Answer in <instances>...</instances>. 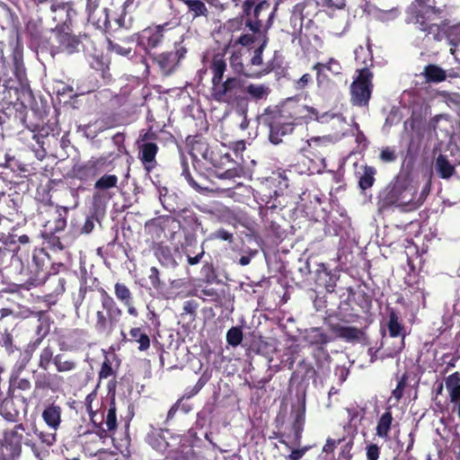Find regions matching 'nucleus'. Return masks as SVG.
Listing matches in <instances>:
<instances>
[{"label":"nucleus","instance_id":"11","mask_svg":"<svg viewBox=\"0 0 460 460\" xmlns=\"http://www.w3.org/2000/svg\"><path fill=\"white\" fill-rule=\"evenodd\" d=\"M187 52V48L181 41L174 43L173 50L149 54V58L153 64L158 66L162 74L168 76L176 70Z\"/></svg>","mask_w":460,"mask_h":460},{"label":"nucleus","instance_id":"15","mask_svg":"<svg viewBox=\"0 0 460 460\" xmlns=\"http://www.w3.org/2000/svg\"><path fill=\"white\" fill-rule=\"evenodd\" d=\"M294 421L292 423V435H288V438L293 446L300 444L301 434L303 431L305 420V401L303 399L296 410L293 409Z\"/></svg>","mask_w":460,"mask_h":460},{"label":"nucleus","instance_id":"29","mask_svg":"<svg viewBox=\"0 0 460 460\" xmlns=\"http://www.w3.org/2000/svg\"><path fill=\"white\" fill-rule=\"evenodd\" d=\"M392 421L393 417L390 411H385L384 414H382V416L378 420L377 426L376 429V436H378L381 438L387 439Z\"/></svg>","mask_w":460,"mask_h":460},{"label":"nucleus","instance_id":"1","mask_svg":"<svg viewBox=\"0 0 460 460\" xmlns=\"http://www.w3.org/2000/svg\"><path fill=\"white\" fill-rule=\"evenodd\" d=\"M226 67V61L223 56L217 54L213 57L209 66L212 73L211 98L220 103L243 108L248 102V98H244L243 81L236 76L227 77L224 80Z\"/></svg>","mask_w":460,"mask_h":460},{"label":"nucleus","instance_id":"53","mask_svg":"<svg viewBox=\"0 0 460 460\" xmlns=\"http://www.w3.org/2000/svg\"><path fill=\"white\" fill-rule=\"evenodd\" d=\"M313 81L310 74H304L298 80L295 82V88L296 90H304Z\"/></svg>","mask_w":460,"mask_h":460},{"label":"nucleus","instance_id":"32","mask_svg":"<svg viewBox=\"0 0 460 460\" xmlns=\"http://www.w3.org/2000/svg\"><path fill=\"white\" fill-rule=\"evenodd\" d=\"M305 339L311 345H323L329 341L327 335L319 328L307 330Z\"/></svg>","mask_w":460,"mask_h":460},{"label":"nucleus","instance_id":"46","mask_svg":"<svg viewBox=\"0 0 460 460\" xmlns=\"http://www.w3.org/2000/svg\"><path fill=\"white\" fill-rule=\"evenodd\" d=\"M267 41H268V38L267 37H263V40H262L261 44L260 45V47H258L254 50L253 56H252V58L250 60V64L252 66H261V65H262V53H263V49H264V48H265V46L267 44Z\"/></svg>","mask_w":460,"mask_h":460},{"label":"nucleus","instance_id":"50","mask_svg":"<svg viewBox=\"0 0 460 460\" xmlns=\"http://www.w3.org/2000/svg\"><path fill=\"white\" fill-rule=\"evenodd\" d=\"M324 70L332 75H337L341 74L342 67L340 62L334 58H330L328 62L323 63Z\"/></svg>","mask_w":460,"mask_h":460},{"label":"nucleus","instance_id":"3","mask_svg":"<svg viewBox=\"0 0 460 460\" xmlns=\"http://www.w3.org/2000/svg\"><path fill=\"white\" fill-rule=\"evenodd\" d=\"M146 440L156 451H167L164 460L195 459L191 440L188 435H173L167 429L151 427Z\"/></svg>","mask_w":460,"mask_h":460},{"label":"nucleus","instance_id":"56","mask_svg":"<svg viewBox=\"0 0 460 460\" xmlns=\"http://www.w3.org/2000/svg\"><path fill=\"white\" fill-rule=\"evenodd\" d=\"M380 450L379 447L371 444L367 447V460H377L379 458Z\"/></svg>","mask_w":460,"mask_h":460},{"label":"nucleus","instance_id":"35","mask_svg":"<svg viewBox=\"0 0 460 460\" xmlns=\"http://www.w3.org/2000/svg\"><path fill=\"white\" fill-rule=\"evenodd\" d=\"M230 64L235 73L251 77L252 72H249L243 65L241 54L234 53L230 58Z\"/></svg>","mask_w":460,"mask_h":460},{"label":"nucleus","instance_id":"42","mask_svg":"<svg viewBox=\"0 0 460 460\" xmlns=\"http://www.w3.org/2000/svg\"><path fill=\"white\" fill-rule=\"evenodd\" d=\"M156 256L160 262L166 267H175L176 261L172 258L170 250L167 248H161L157 252Z\"/></svg>","mask_w":460,"mask_h":460},{"label":"nucleus","instance_id":"47","mask_svg":"<svg viewBox=\"0 0 460 460\" xmlns=\"http://www.w3.org/2000/svg\"><path fill=\"white\" fill-rule=\"evenodd\" d=\"M52 358H53L52 349L49 347L43 349L40 355L39 366L44 370L48 369V367L52 360Z\"/></svg>","mask_w":460,"mask_h":460},{"label":"nucleus","instance_id":"41","mask_svg":"<svg viewBox=\"0 0 460 460\" xmlns=\"http://www.w3.org/2000/svg\"><path fill=\"white\" fill-rule=\"evenodd\" d=\"M108 49L111 52H113L122 57H130L132 56L133 53L132 48H126L124 46L119 45V43L114 42L111 40H108Z\"/></svg>","mask_w":460,"mask_h":460},{"label":"nucleus","instance_id":"12","mask_svg":"<svg viewBox=\"0 0 460 460\" xmlns=\"http://www.w3.org/2000/svg\"><path fill=\"white\" fill-rule=\"evenodd\" d=\"M172 30L169 22H164L155 27H147L140 32L126 39L127 42L136 41L149 55V49L157 48L164 40V33Z\"/></svg>","mask_w":460,"mask_h":460},{"label":"nucleus","instance_id":"48","mask_svg":"<svg viewBox=\"0 0 460 460\" xmlns=\"http://www.w3.org/2000/svg\"><path fill=\"white\" fill-rule=\"evenodd\" d=\"M226 24L228 30L233 32L242 30L243 25L245 26V17H243V11L237 17L228 20Z\"/></svg>","mask_w":460,"mask_h":460},{"label":"nucleus","instance_id":"14","mask_svg":"<svg viewBox=\"0 0 460 460\" xmlns=\"http://www.w3.org/2000/svg\"><path fill=\"white\" fill-rule=\"evenodd\" d=\"M390 338H386L385 344L391 343L393 348L387 352L388 357H394L398 354L404 346V333L403 327L399 322V317L394 312L389 314V321L387 323Z\"/></svg>","mask_w":460,"mask_h":460},{"label":"nucleus","instance_id":"20","mask_svg":"<svg viewBox=\"0 0 460 460\" xmlns=\"http://www.w3.org/2000/svg\"><path fill=\"white\" fill-rule=\"evenodd\" d=\"M425 82L429 84H438L446 81L447 73L441 66L436 64H429L424 66L421 73Z\"/></svg>","mask_w":460,"mask_h":460},{"label":"nucleus","instance_id":"62","mask_svg":"<svg viewBox=\"0 0 460 460\" xmlns=\"http://www.w3.org/2000/svg\"><path fill=\"white\" fill-rule=\"evenodd\" d=\"M2 342L9 351H13V338L10 333L6 332H4L3 335Z\"/></svg>","mask_w":460,"mask_h":460},{"label":"nucleus","instance_id":"38","mask_svg":"<svg viewBox=\"0 0 460 460\" xmlns=\"http://www.w3.org/2000/svg\"><path fill=\"white\" fill-rule=\"evenodd\" d=\"M117 182H118V178L116 175L105 174V175L102 176L95 182L94 187L97 190H107V189L116 186Z\"/></svg>","mask_w":460,"mask_h":460},{"label":"nucleus","instance_id":"40","mask_svg":"<svg viewBox=\"0 0 460 460\" xmlns=\"http://www.w3.org/2000/svg\"><path fill=\"white\" fill-rule=\"evenodd\" d=\"M312 69L316 71V81L319 87L324 86L330 82L328 73L324 70L323 63H315Z\"/></svg>","mask_w":460,"mask_h":460},{"label":"nucleus","instance_id":"36","mask_svg":"<svg viewBox=\"0 0 460 460\" xmlns=\"http://www.w3.org/2000/svg\"><path fill=\"white\" fill-rule=\"evenodd\" d=\"M114 291L116 297L122 304H128V301L132 300V294L128 288L124 284L116 283L114 286Z\"/></svg>","mask_w":460,"mask_h":460},{"label":"nucleus","instance_id":"5","mask_svg":"<svg viewBox=\"0 0 460 460\" xmlns=\"http://www.w3.org/2000/svg\"><path fill=\"white\" fill-rule=\"evenodd\" d=\"M225 146L223 144L209 146L205 142H196L192 146V150L198 152L207 161H208L216 169L219 178L234 179L243 174V167L234 161L228 152H223Z\"/></svg>","mask_w":460,"mask_h":460},{"label":"nucleus","instance_id":"54","mask_svg":"<svg viewBox=\"0 0 460 460\" xmlns=\"http://www.w3.org/2000/svg\"><path fill=\"white\" fill-rule=\"evenodd\" d=\"M273 187L274 188H272L271 185L262 186L261 192H263V197L269 199L280 197V194H279L278 190H276V186L274 185Z\"/></svg>","mask_w":460,"mask_h":460},{"label":"nucleus","instance_id":"59","mask_svg":"<svg viewBox=\"0 0 460 460\" xmlns=\"http://www.w3.org/2000/svg\"><path fill=\"white\" fill-rule=\"evenodd\" d=\"M112 374V368L108 361H104L102 365L99 376L100 378H107Z\"/></svg>","mask_w":460,"mask_h":460},{"label":"nucleus","instance_id":"10","mask_svg":"<svg viewBox=\"0 0 460 460\" xmlns=\"http://www.w3.org/2000/svg\"><path fill=\"white\" fill-rule=\"evenodd\" d=\"M90 40L86 34L75 35L72 33L71 30L67 27L66 29L58 28L55 30V44L51 46L52 54L65 53L73 55L84 49V41Z\"/></svg>","mask_w":460,"mask_h":460},{"label":"nucleus","instance_id":"7","mask_svg":"<svg viewBox=\"0 0 460 460\" xmlns=\"http://www.w3.org/2000/svg\"><path fill=\"white\" fill-rule=\"evenodd\" d=\"M416 45L426 51L435 49L438 43L445 39V22L437 23L422 12H418L415 16Z\"/></svg>","mask_w":460,"mask_h":460},{"label":"nucleus","instance_id":"52","mask_svg":"<svg viewBox=\"0 0 460 460\" xmlns=\"http://www.w3.org/2000/svg\"><path fill=\"white\" fill-rule=\"evenodd\" d=\"M37 436L40 439V441L43 444H46L47 446L50 447L54 445L57 441V435L56 433H44V432H37Z\"/></svg>","mask_w":460,"mask_h":460},{"label":"nucleus","instance_id":"39","mask_svg":"<svg viewBox=\"0 0 460 460\" xmlns=\"http://www.w3.org/2000/svg\"><path fill=\"white\" fill-rule=\"evenodd\" d=\"M104 424L107 430H113L117 428L116 407L114 400L110 403V407L105 416Z\"/></svg>","mask_w":460,"mask_h":460},{"label":"nucleus","instance_id":"30","mask_svg":"<svg viewBox=\"0 0 460 460\" xmlns=\"http://www.w3.org/2000/svg\"><path fill=\"white\" fill-rule=\"evenodd\" d=\"M445 39L447 40L448 44L453 47L450 49V53L455 55L456 48L460 45V25L449 27L445 22Z\"/></svg>","mask_w":460,"mask_h":460},{"label":"nucleus","instance_id":"8","mask_svg":"<svg viewBox=\"0 0 460 460\" xmlns=\"http://www.w3.org/2000/svg\"><path fill=\"white\" fill-rule=\"evenodd\" d=\"M265 110L294 126L313 117L318 119L317 110L302 104L295 99H288L280 105L268 107Z\"/></svg>","mask_w":460,"mask_h":460},{"label":"nucleus","instance_id":"16","mask_svg":"<svg viewBox=\"0 0 460 460\" xmlns=\"http://www.w3.org/2000/svg\"><path fill=\"white\" fill-rule=\"evenodd\" d=\"M102 165L103 162L101 159L92 158L84 164L75 167L74 172L80 180H91L100 173Z\"/></svg>","mask_w":460,"mask_h":460},{"label":"nucleus","instance_id":"24","mask_svg":"<svg viewBox=\"0 0 460 460\" xmlns=\"http://www.w3.org/2000/svg\"><path fill=\"white\" fill-rule=\"evenodd\" d=\"M45 423L52 429L57 430L61 422V408L58 405H49L42 412Z\"/></svg>","mask_w":460,"mask_h":460},{"label":"nucleus","instance_id":"58","mask_svg":"<svg viewBox=\"0 0 460 460\" xmlns=\"http://www.w3.org/2000/svg\"><path fill=\"white\" fill-rule=\"evenodd\" d=\"M402 190H403V184L400 181H396L391 186L389 194L391 195V198H399Z\"/></svg>","mask_w":460,"mask_h":460},{"label":"nucleus","instance_id":"27","mask_svg":"<svg viewBox=\"0 0 460 460\" xmlns=\"http://www.w3.org/2000/svg\"><path fill=\"white\" fill-rule=\"evenodd\" d=\"M437 173L443 179L450 178L456 172L455 166L450 164L447 157L444 155H439L435 163Z\"/></svg>","mask_w":460,"mask_h":460},{"label":"nucleus","instance_id":"28","mask_svg":"<svg viewBox=\"0 0 460 460\" xmlns=\"http://www.w3.org/2000/svg\"><path fill=\"white\" fill-rule=\"evenodd\" d=\"M4 447L10 450L13 457L18 456L21 453V437L17 431L11 430L5 434Z\"/></svg>","mask_w":460,"mask_h":460},{"label":"nucleus","instance_id":"43","mask_svg":"<svg viewBox=\"0 0 460 460\" xmlns=\"http://www.w3.org/2000/svg\"><path fill=\"white\" fill-rule=\"evenodd\" d=\"M226 341L231 346H238L243 341L242 331L238 327H232L226 333Z\"/></svg>","mask_w":460,"mask_h":460},{"label":"nucleus","instance_id":"9","mask_svg":"<svg viewBox=\"0 0 460 460\" xmlns=\"http://www.w3.org/2000/svg\"><path fill=\"white\" fill-rule=\"evenodd\" d=\"M102 309L95 311L94 328L101 333L111 334L122 315V310L105 291L101 296Z\"/></svg>","mask_w":460,"mask_h":460},{"label":"nucleus","instance_id":"25","mask_svg":"<svg viewBox=\"0 0 460 460\" xmlns=\"http://www.w3.org/2000/svg\"><path fill=\"white\" fill-rule=\"evenodd\" d=\"M332 331L333 333H335L338 337L344 339L348 341L358 340L361 335V332L351 326H344L341 324H332L331 326Z\"/></svg>","mask_w":460,"mask_h":460},{"label":"nucleus","instance_id":"60","mask_svg":"<svg viewBox=\"0 0 460 460\" xmlns=\"http://www.w3.org/2000/svg\"><path fill=\"white\" fill-rule=\"evenodd\" d=\"M214 238L229 241L232 242L233 234L229 232L226 231L225 229H219L217 232L213 234Z\"/></svg>","mask_w":460,"mask_h":460},{"label":"nucleus","instance_id":"64","mask_svg":"<svg viewBox=\"0 0 460 460\" xmlns=\"http://www.w3.org/2000/svg\"><path fill=\"white\" fill-rule=\"evenodd\" d=\"M305 454L304 449H296L293 450L291 454L288 456V460H299Z\"/></svg>","mask_w":460,"mask_h":460},{"label":"nucleus","instance_id":"51","mask_svg":"<svg viewBox=\"0 0 460 460\" xmlns=\"http://www.w3.org/2000/svg\"><path fill=\"white\" fill-rule=\"evenodd\" d=\"M157 134L151 128L146 131H141L137 139V144L140 143H155L154 140L157 139Z\"/></svg>","mask_w":460,"mask_h":460},{"label":"nucleus","instance_id":"31","mask_svg":"<svg viewBox=\"0 0 460 460\" xmlns=\"http://www.w3.org/2000/svg\"><path fill=\"white\" fill-rule=\"evenodd\" d=\"M0 166H4L11 169V171L14 172H27V165L22 164L19 160H17L14 156H11L10 155L4 153L3 157L0 158Z\"/></svg>","mask_w":460,"mask_h":460},{"label":"nucleus","instance_id":"45","mask_svg":"<svg viewBox=\"0 0 460 460\" xmlns=\"http://www.w3.org/2000/svg\"><path fill=\"white\" fill-rule=\"evenodd\" d=\"M276 67L277 62L274 58H272L271 60L268 61L261 69L252 72L250 75L252 78H261L264 75L270 74L272 71L276 69Z\"/></svg>","mask_w":460,"mask_h":460},{"label":"nucleus","instance_id":"34","mask_svg":"<svg viewBox=\"0 0 460 460\" xmlns=\"http://www.w3.org/2000/svg\"><path fill=\"white\" fill-rule=\"evenodd\" d=\"M376 172V171L374 167H371V166L365 167L364 173L359 178V181H358L359 187L362 190H367L374 184V181H375L374 176H375Z\"/></svg>","mask_w":460,"mask_h":460},{"label":"nucleus","instance_id":"63","mask_svg":"<svg viewBox=\"0 0 460 460\" xmlns=\"http://www.w3.org/2000/svg\"><path fill=\"white\" fill-rule=\"evenodd\" d=\"M100 4L101 0H86V13H88L101 8Z\"/></svg>","mask_w":460,"mask_h":460},{"label":"nucleus","instance_id":"49","mask_svg":"<svg viewBox=\"0 0 460 460\" xmlns=\"http://www.w3.org/2000/svg\"><path fill=\"white\" fill-rule=\"evenodd\" d=\"M255 35L252 33H243L234 41L233 46L241 45L243 47H250L255 41Z\"/></svg>","mask_w":460,"mask_h":460},{"label":"nucleus","instance_id":"19","mask_svg":"<svg viewBox=\"0 0 460 460\" xmlns=\"http://www.w3.org/2000/svg\"><path fill=\"white\" fill-rule=\"evenodd\" d=\"M186 5V13L190 15L192 21L198 18L208 19L209 16V10L207 7L204 0H179Z\"/></svg>","mask_w":460,"mask_h":460},{"label":"nucleus","instance_id":"6","mask_svg":"<svg viewBox=\"0 0 460 460\" xmlns=\"http://www.w3.org/2000/svg\"><path fill=\"white\" fill-rule=\"evenodd\" d=\"M242 11L243 17H245V28L253 34L267 37L273 23L276 7L270 10L268 0H244Z\"/></svg>","mask_w":460,"mask_h":460},{"label":"nucleus","instance_id":"23","mask_svg":"<svg viewBox=\"0 0 460 460\" xmlns=\"http://www.w3.org/2000/svg\"><path fill=\"white\" fill-rule=\"evenodd\" d=\"M243 89L244 91V98L249 99L250 97L252 100L256 102L267 99L270 93V89L262 84H250L247 86H245L243 84Z\"/></svg>","mask_w":460,"mask_h":460},{"label":"nucleus","instance_id":"17","mask_svg":"<svg viewBox=\"0 0 460 460\" xmlns=\"http://www.w3.org/2000/svg\"><path fill=\"white\" fill-rule=\"evenodd\" d=\"M138 145V158L145 169L150 172L156 164L155 156L158 153V146L155 143H140Z\"/></svg>","mask_w":460,"mask_h":460},{"label":"nucleus","instance_id":"61","mask_svg":"<svg viewBox=\"0 0 460 460\" xmlns=\"http://www.w3.org/2000/svg\"><path fill=\"white\" fill-rule=\"evenodd\" d=\"M149 279L151 283L155 287L159 283V271L155 267L150 269Z\"/></svg>","mask_w":460,"mask_h":460},{"label":"nucleus","instance_id":"13","mask_svg":"<svg viewBox=\"0 0 460 460\" xmlns=\"http://www.w3.org/2000/svg\"><path fill=\"white\" fill-rule=\"evenodd\" d=\"M262 120L270 128L269 139L274 145L281 143L283 137L291 134L294 130V125L284 119L282 120V119L266 110L262 114Z\"/></svg>","mask_w":460,"mask_h":460},{"label":"nucleus","instance_id":"21","mask_svg":"<svg viewBox=\"0 0 460 460\" xmlns=\"http://www.w3.org/2000/svg\"><path fill=\"white\" fill-rule=\"evenodd\" d=\"M88 21L92 22L97 29L108 31L111 29L109 18L108 8L102 7L87 13Z\"/></svg>","mask_w":460,"mask_h":460},{"label":"nucleus","instance_id":"33","mask_svg":"<svg viewBox=\"0 0 460 460\" xmlns=\"http://www.w3.org/2000/svg\"><path fill=\"white\" fill-rule=\"evenodd\" d=\"M129 333L132 340L139 343V350L144 351L150 347L149 337L140 328H132Z\"/></svg>","mask_w":460,"mask_h":460},{"label":"nucleus","instance_id":"4","mask_svg":"<svg viewBox=\"0 0 460 460\" xmlns=\"http://www.w3.org/2000/svg\"><path fill=\"white\" fill-rule=\"evenodd\" d=\"M356 61L364 64V66L358 68V75L350 84V102L353 106L367 107L373 91V73L370 67L373 66V59L368 50L362 47L355 51Z\"/></svg>","mask_w":460,"mask_h":460},{"label":"nucleus","instance_id":"2","mask_svg":"<svg viewBox=\"0 0 460 460\" xmlns=\"http://www.w3.org/2000/svg\"><path fill=\"white\" fill-rule=\"evenodd\" d=\"M13 74L15 78L0 75V105H11L20 100V92H31L30 83L23 63V48L16 41L11 54Z\"/></svg>","mask_w":460,"mask_h":460},{"label":"nucleus","instance_id":"44","mask_svg":"<svg viewBox=\"0 0 460 460\" xmlns=\"http://www.w3.org/2000/svg\"><path fill=\"white\" fill-rule=\"evenodd\" d=\"M54 363L59 372L71 371L75 367V363L74 361L65 359L61 356H57L54 359Z\"/></svg>","mask_w":460,"mask_h":460},{"label":"nucleus","instance_id":"22","mask_svg":"<svg viewBox=\"0 0 460 460\" xmlns=\"http://www.w3.org/2000/svg\"><path fill=\"white\" fill-rule=\"evenodd\" d=\"M314 0H303L293 6V13L300 16L301 19L305 17L304 11L306 6L310 5ZM322 5L327 8L343 9L345 7L344 0L334 2L333 0H322Z\"/></svg>","mask_w":460,"mask_h":460},{"label":"nucleus","instance_id":"18","mask_svg":"<svg viewBox=\"0 0 460 460\" xmlns=\"http://www.w3.org/2000/svg\"><path fill=\"white\" fill-rule=\"evenodd\" d=\"M50 10L53 13L52 19L57 22L56 29L61 28L65 29V26H67V23H71L70 11H72V7L69 3H58L53 4L50 6Z\"/></svg>","mask_w":460,"mask_h":460},{"label":"nucleus","instance_id":"55","mask_svg":"<svg viewBox=\"0 0 460 460\" xmlns=\"http://www.w3.org/2000/svg\"><path fill=\"white\" fill-rule=\"evenodd\" d=\"M380 159L385 163H391L396 159V155L394 150L385 147L381 150Z\"/></svg>","mask_w":460,"mask_h":460},{"label":"nucleus","instance_id":"37","mask_svg":"<svg viewBox=\"0 0 460 460\" xmlns=\"http://www.w3.org/2000/svg\"><path fill=\"white\" fill-rule=\"evenodd\" d=\"M181 175H183L186 179V181L189 182V184L194 188L195 190H199L201 187L199 185V183L192 178L191 173L190 172L189 164L187 161V158L184 155L181 156Z\"/></svg>","mask_w":460,"mask_h":460},{"label":"nucleus","instance_id":"26","mask_svg":"<svg viewBox=\"0 0 460 460\" xmlns=\"http://www.w3.org/2000/svg\"><path fill=\"white\" fill-rule=\"evenodd\" d=\"M48 205L49 211L58 215L55 220V227L53 229L50 227V233L52 234L62 231L66 226V216L67 208L66 207L54 206L53 203H48Z\"/></svg>","mask_w":460,"mask_h":460},{"label":"nucleus","instance_id":"57","mask_svg":"<svg viewBox=\"0 0 460 460\" xmlns=\"http://www.w3.org/2000/svg\"><path fill=\"white\" fill-rule=\"evenodd\" d=\"M95 398H96L95 393L89 394L85 398V405H86L87 411L91 416L93 422H95L94 416L96 415V413H95V411H93L92 402Z\"/></svg>","mask_w":460,"mask_h":460}]
</instances>
